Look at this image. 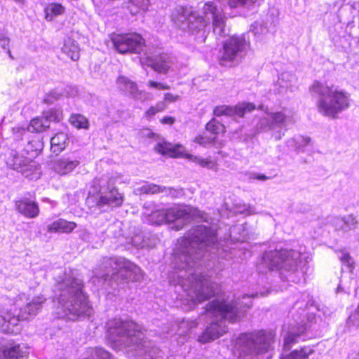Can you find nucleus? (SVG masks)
Returning a JSON list of instances; mask_svg holds the SVG:
<instances>
[{
    "mask_svg": "<svg viewBox=\"0 0 359 359\" xmlns=\"http://www.w3.org/2000/svg\"><path fill=\"white\" fill-rule=\"evenodd\" d=\"M180 96L177 95H173L172 93H165L164 95V102H175L180 100Z\"/></svg>",
    "mask_w": 359,
    "mask_h": 359,
    "instance_id": "nucleus-48",
    "label": "nucleus"
},
{
    "mask_svg": "<svg viewBox=\"0 0 359 359\" xmlns=\"http://www.w3.org/2000/svg\"><path fill=\"white\" fill-rule=\"evenodd\" d=\"M111 41L116 50L122 54L127 53H140L143 51L145 41L135 32L113 34Z\"/></svg>",
    "mask_w": 359,
    "mask_h": 359,
    "instance_id": "nucleus-15",
    "label": "nucleus"
},
{
    "mask_svg": "<svg viewBox=\"0 0 359 359\" xmlns=\"http://www.w3.org/2000/svg\"><path fill=\"white\" fill-rule=\"evenodd\" d=\"M148 86H149L151 88H156L158 90H168L170 88V86L168 85H166V84H164L162 83L156 82L154 81H149L148 82Z\"/></svg>",
    "mask_w": 359,
    "mask_h": 359,
    "instance_id": "nucleus-47",
    "label": "nucleus"
},
{
    "mask_svg": "<svg viewBox=\"0 0 359 359\" xmlns=\"http://www.w3.org/2000/svg\"><path fill=\"white\" fill-rule=\"evenodd\" d=\"M313 353L312 348L304 346L299 350L292 351L288 355H282L280 359H308L309 356Z\"/></svg>",
    "mask_w": 359,
    "mask_h": 359,
    "instance_id": "nucleus-32",
    "label": "nucleus"
},
{
    "mask_svg": "<svg viewBox=\"0 0 359 359\" xmlns=\"http://www.w3.org/2000/svg\"><path fill=\"white\" fill-rule=\"evenodd\" d=\"M255 109V106L252 103L243 102L238 104L235 107L231 106H219L214 109V114L217 116L223 115L226 116H243L247 112H250Z\"/></svg>",
    "mask_w": 359,
    "mask_h": 359,
    "instance_id": "nucleus-18",
    "label": "nucleus"
},
{
    "mask_svg": "<svg viewBox=\"0 0 359 359\" xmlns=\"http://www.w3.org/2000/svg\"><path fill=\"white\" fill-rule=\"evenodd\" d=\"M15 158L16 161H15V159H13V161L18 163V162H19V161H18V160H17L18 158Z\"/></svg>",
    "mask_w": 359,
    "mask_h": 359,
    "instance_id": "nucleus-59",
    "label": "nucleus"
},
{
    "mask_svg": "<svg viewBox=\"0 0 359 359\" xmlns=\"http://www.w3.org/2000/svg\"><path fill=\"white\" fill-rule=\"evenodd\" d=\"M274 335L271 332L257 331L240 335L235 344L234 353L238 358L248 356L256 359H271Z\"/></svg>",
    "mask_w": 359,
    "mask_h": 359,
    "instance_id": "nucleus-9",
    "label": "nucleus"
},
{
    "mask_svg": "<svg viewBox=\"0 0 359 359\" xmlns=\"http://www.w3.org/2000/svg\"><path fill=\"white\" fill-rule=\"evenodd\" d=\"M41 173V166L37 161L30 160L28 163H25L24 161V177L35 180L40 177Z\"/></svg>",
    "mask_w": 359,
    "mask_h": 359,
    "instance_id": "nucleus-26",
    "label": "nucleus"
},
{
    "mask_svg": "<svg viewBox=\"0 0 359 359\" xmlns=\"http://www.w3.org/2000/svg\"><path fill=\"white\" fill-rule=\"evenodd\" d=\"M30 198L24 197V217L33 218L39 215V209L38 205L29 194Z\"/></svg>",
    "mask_w": 359,
    "mask_h": 359,
    "instance_id": "nucleus-29",
    "label": "nucleus"
},
{
    "mask_svg": "<svg viewBox=\"0 0 359 359\" xmlns=\"http://www.w3.org/2000/svg\"><path fill=\"white\" fill-rule=\"evenodd\" d=\"M252 175L253 179H256L261 181H265L268 179V177L266 175L262 174L253 173L252 174Z\"/></svg>",
    "mask_w": 359,
    "mask_h": 359,
    "instance_id": "nucleus-53",
    "label": "nucleus"
},
{
    "mask_svg": "<svg viewBox=\"0 0 359 359\" xmlns=\"http://www.w3.org/2000/svg\"><path fill=\"white\" fill-rule=\"evenodd\" d=\"M149 5V0H129L128 9L132 15H136L147 11Z\"/></svg>",
    "mask_w": 359,
    "mask_h": 359,
    "instance_id": "nucleus-30",
    "label": "nucleus"
},
{
    "mask_svg": "<svg viewBox=\"0 0 359 359\" xmlns=\"http://www.w3.org/2000/svg\"><path fill=\"white\" fill-rule=\"evenodd\" d=\"M144 212V221L149 224L160 225L164 222L172 224L171 229L180 230L191 219L207 222V215L198 208L184 205H174L168 209H155L151 212L147 210Z\"/></svg>",
    "mask_w": 359,
    "mask_h": 359,
    "instance_id": "nucleus-7",
    "label": "nucleus"
},
{
    "mask_svg": "<svg viewBox=\"0 0 359 359\" xmlns=\"http://www.w3.org/2000/svg\"><path fill=\"white\" fill-rule=\"evenodd\" d=\"M221 0L208 1L203 7V15H196L185 7H177L172 13V20L183 30H188L196 36L203 37L204 29L211 23L216 35L227 34L224 9L220 5ZM231 8H242L250 9L257 0H226Z\"/></svg>",
    "mask_w": 359,
    "mask_h": 359,
    "instance_id": "nucleus-2",
    "label": "nucleus"
},
{
    "mask_svg": "<svg viewBox=\"0 0 359 359\" xmlns=\"http://www.w3.org/2000/svg\"><path fill=\"white\" fill-rule=\"evenodd\" d=\"M261 109L266 116L259 121L257 127L260 131H271L276 140H279L284 135L288 124L293 123L292 117L283 111H270L267 107L262 105Z\"/></svg>",
    "mask_w": 359,
    "mask_h": 359,
    "instance_id": "nucleus-11",
    "label": "nucleus"
},
{
    "mask_svg": "<svg viewBox=\"0 0 359 359\" xmlns=\"http://www.w3.org/2000/svg\"><path fill=\"white\" fill-rule=\"evenodd\" d=\"M70 123L76 128H88L89 123L87 118L81 114H72L69 118Z\"/></svg>",
    "mask_w": 359,
    "mask_h": 359,
    "instance_id": "nucleus-34",
    "label": "nucleus"
},
{
    "mask_svg": "<svg viewBox=\"0 0 359 359\" xmlns=\"http://www.w3.org/2000/svg\"><path fill=\"white\" fill-rule=\"evenodd\" d=\"M62 51L70 59L76 61L80 57V49L78 43L72 39L67 38L64 41Z\"/></svg>",
    "mask_w": 359,
    "mask_h": 359,
    "instance_id": "nucleus-24",
    "label": "nucleus"
},
{
    "mask_svg": "<svg viewBox=\"0 0 359 359\" xmlns=\"http://www.w3.org/2000/svg\"><path fill=\"white\" fill-rule=\"evenodd\" d=\"M311 141V139L307 137L297 136L294 139L288 141L290 147L294 146L297 151H303L304 147H306Z\"/></svg>",
    "mask_w": 359,
    "mask_h": 359,
    "instance_id": "nucleus-33",
    "label": "nucleus"
},
{
    "mask_svg": "<svg viewBox=\"0 0 359 359\" xmlns=\"http://www.w3.org/2000/svg\"><path fill=\"white\" fill-rule=\"evenodd\" d=\"M161 123L172 125L175 122V118L172 116H165L161 120Z\"/></svg>",
    "mask_w": 359,
    "mask_h": 359,
    "instance_id": "nucleus-51",
    "label": "nucleus"
},
{
    "mask_svg": "<svg viewBox=\"0 0 359 359\" xmlns=\"http://www.w3.org/2000/svg\"><path fill=\"white\" fill-rule=\"evenodd\" d=\"M60 93L57 90L50 91L44 97V102L52 103L54 100H58L60 97Z\"/></svg>",
    "mask_w": 359,
    "mask_h": 359,
    "instance_id": "nucleus-45",
    "label": "nucleus"
},
{
    "mask_svg": "<svg viewBox=\"0 0 359 359\" xmlns=\"http://www.w3.org/2000/svg\"><path fill=\"white\" fill-rule=\"evenodd\" d=\"M117 88L124 94L137 100H142L145 93L139 90L135 82L126 76H120L116 79Z\"/></svg>",
    "mask_w": 359,
    "mask_h": 359,
    "instance_id": "nucleus-19",
    "label": "nucleus"
},
{
    "mask_svg": "<svg viewBox=\"0 0 359 359\" xmlns=\"http://www.w3.org/2000/svg\"><path fill=\"white\" fill-rule=\"evenodd\" d=\"M247 214L252 215L254 213L252 208L248 207V209L246 210Z\"/></svg>",
    "mask_w": 359,
    "mask_h": 359,
    "instance_id": "nucleus-56",
    "label": "nucleus"
},
{
    "mask_svg": "<svg viewBox=\"0 0 359 359\" xmlns=\"http://www.w3.org/2000/svg\"><path fill=\"white\" fill-rule=\"evenodd\" d=\"M79 164L77 158L63 156L55 161L53 169L57 174L65 175L72 172Z\"/></svg>",
    "mask_w": 359,
    "mask_h": 359,
    "instance_id": "nucleus-20",
    "label": "nucleus"
},
{
    "mask_svg": "<svg viewBox=\"0 0 359 359\" xmlns=\"http://www.w3.org/2000/svg\"><path fill=\"white\" fill-rule=\"evenodd\" d=\"M249 46L245 34L231 36L224 43L223 52L219 58L220 65L231 67L238 63L246 54Z\"/></svg>",
    "mask_w": 359,
    "mask_h": 359,
    "instance_id": "nucleus-12",
    "label": "nucleus"
},
{
    "mask_svg": "<svg viewBox=\"0 0 359 359\" xmlns=\"http://www.w3.org/2000/svg\"><path fill=\"white\" fill-rule=\"evenodd\" d=\"M346 327L348 331L351 332L359 327V305L357 311L351 314L347 320Z\"/></svg>",
    "mask_w": 359,
    "mask_h": 359,
    "instance_id": "nucleus-38",
    "label": "nucleus"
},
{
    "mask_svg": "<svg viewBox=\"0 0 359 359\" xmlns=\"http://www.w3.org/2000/svg\"><path fill=\"white\" fill-rule=\"evenodd\" d=\"M257 296V293L251 296L245 295L242 301L239 298L235 302L227 300H214L206 308L205 316L212 318L210 325L199 337V341L207 343L219 338L227 331L226 322H234L240 316L252 306V297Z\"/></svg>",
    "mask_w": 359,
    "mask_h": 359,
    "instance_id": "nucleus-4",
    "label": "nucleus"
},
{
    "mask_svg": "<svg viewBox=\"0 0 359 359\" xmlns=\"http://www.w3.org/2000/svg\"><path fill=\"white\" fill-rule=\"evenodd\" d=\"M53 302L57 318L74 320L79 316H90L92 308L83 292V281L72 270L57 283Z\"/></svg>",
    "mask_w": 359,
    "mask_h": 359,
    "instance_id": "nucleus-3",
    "label": "nucleus"
},
{
    "mask_svg": "<svg viewBox=\"0 0 359 359\" xmlns=\"http://www.w3.org/2000/svg\"><path fill=\"white\" fill-rule=\"evenodd\" d=\"M166 108V104L164 102H158L155 106L151 107L145 113L144 117L147 119L151 118L158 112L163 111Z\"/></svg>",
    "mask_w": 359,
    "mask_h": 359,
    "instance_id": "nucleus-39",
    "label": "nucleus"
},
{
    "mask_svg": "<svg viewBox=\"0 0 359 359\" xmlns=\"http://www.w3.org/2000/svg\"><path fill=\"white\" fill-rule=\"evenodd\" d=\"M62 118V113L60 109H50L43 112V116L33 118L27 130L29 132L41 133L49 127L51 120L60 121Z\"/></svg>",
    "mask_w": 359,
    "mask_h": 359,
    "instance_id": "nucleus-17",
    "label": "nucleus"
},
{
    "mask_svg": "<svg viewBox=\"0 0 359 359\" xmlns=\"http://www.w3.org/2000/svg\"><path fill=\"white\" fill-rule=\"evenodd\" d=\"M9 41L10 40L8 37L5 36L4 34L0 35V46L2 47L4 49H6L9 57L13 59V57L11 55L10 49L7 47L8 46Z\"/></svg>",
    "mask_w": 359,
    "mask_h": 359,
    "instance_id": "nucleus-44",
    "label": "nucleus"
},
{
    "mask_svg": "<svg viewBox=\"0 0 359 359\" xmlns=\"http://www.w3.org/2000/svg\"><path fill=\"white\" fill-rule=\"evenodd\" d=\"M117 177L104 175L94 182L95 186L99 187L98 198L96 205L102 209L105 206L116 207L121 205L123 196L114 187Z\"/></svg>",
    "mask_w": 359,
    "mask_h": 359,
    "instance_id": "nucleus-13",
    "label": "nucleus"
},
{
    "mask_svg": "<svg viewBox=\"0 0 359 359\" xmlns=\"http://www.w3.org/2000/svg\"><path fill=\"white\" fill-rule=\"evenodd\" d=\"M215 137L208 136L206 134H201L197 135L194 142L198 144L199 145L206 147L212 144L215 142Z\"/></svg>",
    "mask_w": 359,
    "mask_h": 359,
    "instance_id": "nucleus-40",
    "label": "nucleus"
},
{
    "mask_svg": "<svg viewBox=\"0 0 359 359\" xmlns=\"http://www.w3.org/2000/svg\"><path fill=\"white\" fill-rule=\"evenodd\" d=\"M46 299L43 297H34L30 302L27 303L24 308V320L28 318L25 316L27 314L30 317L36 316L39 311L41 309L42 304L45 302Z\"/></svg>",
    "mask_w": 359,
    "mask_h": 359,
    "instance_id": "nucleus-28",
    "label": "nucleus"
},
{
    "mask_svg": "<svg viewBox=\"0 0 359 359\" xmlns=\"http://www.w3.org/2000/svg\"><path fill=\"white\" fill-rule=\"evenodd\" d=\"M196 324L197 323L195 321H191V322H190L189 324L188 323V322L183 321L180 323V327H182L185 326L186 325H187L190 327V328H191V327H194V326H196Z\"/></svg>",
    "mask_w": 359,
    "mask_h": 359,
    "instance_id": "nucleus-54",
    "label": "nucleus"
},
{
    "mask_svg": "<svg viewBox=\"0 0 359 359\" xmlns=\"http://www.w3.org/2000/svg\"><path fill=\"white\" fill-rule=\"evenodd\" d=\"M1 325L3 332L18 334L22 330V325L20 323V318L18 316H11L8 314L6 317H0Z\"/></svg>",
    "mask_w": 359,
    "mask_h": 359,
    "instance_id": "nucleus-22",
    "label": "nucleus"
},
{
    "mask_svg": "<svg viewBox=\"0 0 359 359\" xmlns=\"http://www.w3.org/2000/svg\"><path fill=\"white\" fill-rule=\"evenodd\" d=\"M69 89L71 90V93L70 92H67V94L69 96H74L75 95H76L77 90H76V88H69Z\"/></svg>",
    "mask_w": 359,
    "mask_h": 359,
    "instance_id": "nucleus-55",
    "label": "nucleus"
},
{
    "mask_svg": "<svg viewBox=\"0 0 359 359\" xmlns=\"http://www.w3.org/2000/svg\"><path fill=\"white\" fill-rule=\"evenodd\" d=\"M17 160L19 161L18 163L14 162L13 164H11V163H8L9 164V165L13 166V170H18V172H22L21 160L20 158H18Z\"/></svg>",
    "mask_w": 359,
    "mask_h": 359,
    "instance_id": "nucleus-52",
    "label": "nucleus"
},
{
    "mask_svg": "<svg viewBox=\"0 0 359 359\" xmlns=\"http://www.w3.org/2000/svg\"><path fill=\"white\" fill-rule=\"evenodd\" d=\"M340 219H344V217H337V218H335L334 220V225L335 228L337 230H342V231H344V226H345V225L343 223H341L339 221Z\"/></svg>",
    "mask_w": 359,
    "mask_h": 359,
    "instance_id": "nucleus-50",
    "label": "nucleus"
},
{
    "mask_svg": "<svg viewBox=\"0 0 359 359\" xmlns=\"http://www.w3.org/2000/svg\"><path fill=\"white\" fill-rule=\"evenodd\" d=\"M40 147L41 144L39 141L32 140L31 142H29L26 146V148L24 149L29 155L27 158L30 160H33L32 158H35L40 152Z\"/></svg>",
    "mask_w": 359,
    "mask_h": 359,
    "instance_id": "nucleus-35",
    "label": "nucleus"
},
{
    "mask_svg": "<svg viewBox=\"0 0 359 359\" xmlns=\"http://www.w3.org/2000/svg\"><path fill=\"white\" fill-rule=\"evenodd\" d=\"M339 221L345 225L344 226V231L354 229L357 224L355 217L351 215L344 217V219H340Z\"/></svg>",
    "mask_w": 359,
    "mask_h": 359,
    "instance_id": "nucleus-42",
    "label": "nucleus"
},
{
    "mask_svg": "<svg viewBox=\"0 0 359 359\" xmlns=\"http://www.w3.org/2000/svg\"><path fill=\"white\" fill-rule=\"evenodd\" d=\"M155 150L159 154L168 155L170 157H183L203 168L215 171L217 169V163L215 161L212 160L210 158H204L187 154L185 147L180 144H172L165 141L160 142L155 146Z\"/></svg>",
    "mask_w": 359,
    "mask_h": 359,
    "instance_id": "nucleus-14",
    "label": "nucleus"
},
{
    "mask_svg": "<svg viewBox=\"0 0 359 359\" xmlns=\"http://www.w3.org/2000/svg\"><path fill=\"white\" fill-rule=\"evenodd\" d=\"M65 12V6L59 3H50L44 8L45 18L48 21H52L57 16L63 15Z\"/></svg>",
    "mask_w": 359,
    "mask_h": 359,
    "instance_id": "nucleus-27",
    "label": "nucleus"
},
{
    "mask_svg": "<svg viewBox=\"0 0 359 359\" xmlns=\"http://www.w3.org/2000/svg\"><path fill=\"white\" fill-rule=\"evenodd\" d=\"M144 55L142 63L151 66L158 73H167L172 64L171 55L162 53L161 48L149 49Z\"/></svg>",
    "mask_w": 359,
    "mask_h": 359,
    "instance_id": "nucleus-16",
    "label": "nucleus"
},
{
    "mask_svg": "<svg viewBox=\"0 0 359 359\" xmlns=\"http://www.w3.org/2000/svg\"><path fill=\"white\" fill-rule=\"evenodd\" d=\"M312 299L308 292L299 294L295 301L290 313L292 322L283 326V349L288 351L299 340H306L313 322L316 320L313 313Z\"/></svg>",
    "mask_w": 359,
    "mask_h": 359,
    "instance_id": "nucleus-6",
    "label": "nucleus"
},
{
    "mask_svg": "<svg viewBox=\"0 0 359 359\" xmlns=\"http://www.w3.org/2000/svg\"><path fill=\"white\" fill-rule=\"evenodd\" d=\"M309 253L306 248L300 246L298 250H287L276 246L274 250L265 252L257 264L260 273L267 271H279L282 277L292 282H297V278L303 271L301 266L309 258Z\"/></svg>",
    "mask_w": 359,
    "mask_h": 359,
    "instance_id": "nucleus-5",
    "label": "nucleus"
},
{
    "mask_svg": "<svg viewBox=\"0 0 359 359\" xmlns=\"http://www.w3.org/2000/svg\"><path fill=\"white\" fill-rule=\"evenodd\" d=\"M163 188L165 189L163 193H165L171 198H180L184 195V190L182 188L166 187L163 186Z\"/></svg>",
    "mask_w": 359,
    "mask_h": 359,
    "instance_id": "nucleus-43",
    "label": "nucleus"
},
{
    "mask_svg": "<svg viewBox=\"0 0 359 359\" xmlns=\"http://www.w3.org/2000/svg\"><path fill=\"white\" fill-rule=\"evenodd\" d=\"M216 230L206 225H198L192 229L186 236L178 241L172 255L175 271L170 277V282L178 285L183 294L177 297L184 306L192 309L195 306L208 299L215 293V283L210 276L202 271L201 260L210 267V259H228L226 250L217 242Z\"/></svg>",
    "mask_w": 359,
    "mask_h": 359,
    "instance_id": "nucleus-1",
    "label": "nucleus"
},
{
    "mask_svg": "<svg viewBox=\"0 0 359 359\" xmlns=\"http://www.w3.org/2000/svg\"><path fill=\"white\" fill-rule=\"evenodd\" d=\"M337 255L341 263L346 265L348 268H353L354 264L353 258L346 250H340L337 251Z\"/></svg>",
    "mask_w": 359,
    "mask_h": 359,
    "instance_id": "nucleus-41",
    "label": "nucleus"
},
{
    "mask_svg": "<svg viewBox=\"0 0 359 359\" xmlns=\"http://www.w3.org/2000/svg\"><path fill=\"white\" fill-rule=\"evenodd\" d=\"M130 243L133 245L138 248H143L144 245L140 235H135V236L132 237L130 238Z\"/></svg>",
    "mask_w": 359,
    "mask_h": 359,
    "instance_id": "nucleus-46",
    "label": "nucleus"
},
{
    "mask_svg": "<svg viewBox=\"0 0 359 359\" xmlns=\"http://www.w3.org/2000/svg\"><path fill=\"white\" fill-rule=\"evenodd\" d=\"M20 203H21L20 201H18L16 203V207H17V209L19 211V212H22V210L20 209Z\"/></svg>",
    "mask_w": 359,
    "mask_h": 359,
    "instance_id": "nucleus-57",
    "label": "nucleus"
},
{
    "mask_svg": "<svg viewBox=\"0 0 359 359\" xmlns=\"http://www.w3.org/2000/svg\"><path fill=\"white\" fill-rule=\"evenodd\" d=\"M3 354L6 359H20L22 356L20 345L17 344L4 349Z\"/></svg>",
    "mask_w": 359,
    "mask_h": 359,
    "instance_id": "nucleus-36",
    "label": "nucleus"
},
{
    "mask_svg": "<svg viewBox=\"0 0 359 359\" xmlns=\"http://www.w3.org/2000/svg\"><path fill=\"white\" fill-rule=\"evenodd\" d=\"M244 237H242V238H239V240H241V242H243L244 241Z\"/></svg>",
    "mask_w": 359,
    "mask_h": 359,
    "instance_id": "nucleus-60",
    "label": "nucleus"
},
{
    "mask_svg": "<svg viewBox=\"0 0 359 359\" xmlns=\"http://www.w3.org/2000/svg\"><path fill=\"white\" fill-rule=\"evenodd\" d=\"M276 87L278 93H284L287 90L292 92L297 88V79L290 72H283L278 76Z\"/></svg>",
    "mask_w": 359,
    "mask_h": 359,
    "instance_id": "nucleus-21",
    "label": "nucleus"
},
{
    "mask_svg": "<svg viewBox=\"0 0 359 359\" xmlns=\"http://www.w3.org/2000/svg\"><path fill=\"white\" fill-rule=\"evenodd\" d=\"M344 291L348 293L350 291V288H349V287H346L344 284V280H341L337 287V292H344Z\"/></svg>",
    "mask_w": 359,
    "mask_h": 359,
    "instance_id": "nucleus-49",
    "label": "nucleus"
},
{
    "mask_svg": "<svg viewBox=\"0 0 359 359\" xmlns=\"http://www.w3.org/2000/svg\"><path fill=\"white\" fill-rule=\"evenodd\" d=\"M310 91L318 97L316 107L323 116L334 119L338 115L349 107L348 95L343 90L334 86H329L319 81H314Z\"/></svg>",
    "mask_w": 359,
    "mask_h": 359,
    "instance_id": "nucleus-8",
    "label": "nucleus"
},
{
    "mask_svg": "<svg viewBox=\"0 0 359 359\" xmlns=\"http://www.w3.org/2000/svg\"><path fill=\"white\" fill-rule=\"evenodd\" d=\"M164 189H165L163 188V186L144 182L142 187L135 189V193L136 194H155L163 192Z\"/></svg>",
    "mask_w": 359,
    "mask_h": 359,
    "instance_id": "nucleus-31",
    "label": "nucleus"
},
{
    "mask_svg": "<svg viewBox=\"0 0 359 359\" xmlns=\"http://www.w3.org/2000/svg\"><path fill=\"white\" fill-rule=\"evenodd\" d=\"M101 269L100 273H96L95 276L92 278L93 283L96 279L100 278L105 281L109 276L111 278H115V276L118 274L132 282L139 281L142 278L140 268L123 257L104 258Z\"/></svg>",
    "mask_w": 359,
    "mask_h": 359,
    "instance_id": "nucleus-10",
    "label": "nucleus"
},
{
    "mask_svg": "<svg viewBox=\"0 0 359 359\" xmlns=\"http://www.w3.org/2000/svg\"><path fill=\"white\" fill-rule=\"evenodd\" d=\"M76 227V224L73 222L67 221L64 219H58L47 226L50 233L60 232L69 233Z\"/></svg>",
    "mask_w": 359,
    "mask_h": 359,
    "instance_id": "nucleus-23",
    "label": "nucleus"
},
{
    "mask_svg": "<svg viewBox=\"0 0 359 359\" xmlns=\"http://www.w3.org/2000/svg\"><path fill=\"white\" fill-rule=\"evenodd\" d=\"M224 126L215 118L212 119L206 124L207 131L211 133L213 135L224 133Z\"/></svg>",
    "mask_w": 359,
    "mask_h": 359,
    "instance_id": "nucleus-37",
    "label": "nucleus"
},
{
    "mask_svg": "<svg viewBox=\"0 0 359 359\" xmlns=\"http://www.w3.org/2000/svg\"><path fill=\"white\" fill-rule=\"evenodd\" d=\"M353 359H359V351L355 354Z\"/></svg>",
    "mask_w": 359,
    "mask_h": 359,
    "instance_id": "nucleus-58",
    "label": "nucleus"
},
{
    "mask_svg": "<svg viewBox=\"0 0 359 359\" xmlns=\"http://www.w3.org/2000/svg\"><path fill=\"white\" fill-rule=\"evenodd\" d=\"M68 137L65 133H57L50 139V149L56 155L61 153L67 146Z\"/></svg>",
    "mask_w": 359,
    "mask_h": 359,
    "instance_id": "nucleus-25",
    "label": "nucleus"
}]
</instances>
